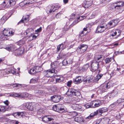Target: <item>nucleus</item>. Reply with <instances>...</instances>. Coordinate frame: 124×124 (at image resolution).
Returning <instances> with one entry per match:
<instances>
[{"instance_id":"nucleus-57","label":"nucleus","mask_w":124,"mask_h":124,"mask_svg":"<svg viewBox=\"0 0 124 124\" xmlns=\"http://www.w3.org/2000/svg\"><path fill=\"white\" fill-rule=\"evenodd\" d=\"M7 31L4 29L3 31V34L5 36H6L7 37L8 34L7 33Z\"/></svg>"},{"instance_id":"nucleus-23","label":"nucleus","mask_w":124,"mask_h":124,"mask_svg":"<svg viewBox=\"0 0 124 124\" xmlns=\"http://www.w3.org/2000/svg\"><path fill=\"white\" fill-rule=\"evenodd\" d=\"M57 111L60 113H62L64 110V109L62 107L61 105H56Z\"/></svg>"},{"instance_id":"nucleus-5","label":"nucleus","mask_w":124,"mask_h":124,"mask_svg":"<svg viewBox=\"0 0 124 124\" xmlns=\"http://www.w3.org/2000/svg\"><path fill=\"white\" fill-rule=\"evenodd\" d=\"M87 48V45L81 44L78 47L77 50L79 54H82L86 51Z\"/></svg>"},{"instance_id":"nucleus-28","label":"nucleus","mask_w":124,"mask_h":124,"mask_svg":"<svg viewBox=\"0 0 124 124\" xmlns=\"http://www.w3.org/2000/svg\"><path fill=\"white\" fill-rule=\"evenodd\" d=\"M69 25V22H67L66 23V25L64 27L63 31H66L69 29L70 27H72L71 25Z\"/></svg>"},{"instance_id":"nucleus-49","label":"nucleus","mask_w":124,"mask_h":124,"mask_svg":"<svg viewBox=\"0 0 124 124\" xmlns=\"http://www.w3.org/2000/svg\"><path fill=\"white\" fill-rule=\"evenodd\" d=\"M35 68L36 71V73L40 72L41 70V67L40 66H34Z\"/></svg>"},{"instance_id":"nucleus-27","label":"nucleus","mask_w":124,"mask_h":124,"mask_svg":"<svg viewBox=\"0 0 124 124\" xmlns=\"http://www.w3.org/2000/svg\"><path fill=\"white\" fill-rule=\"evenodd\" d=\"M28 72L29 74L32 75L36 73H37L34 66L33 68H30V70L28 71Z\"/></svg>"},{"instance_id":"nucleus-6","label":"nucleus","mask_w":124,"mask_h":124,"mask_svg":"<svg viewBox=\"0 0 124 124\" xmlns=\"http://www.w3.org/2000/svg\"><path fill=\"white\" fill-rule=\"evenodd\" d=\"M69 45V43L67 41H65L57 46V51H59L60 49L62 50H63L68 47Z\"/></svg>"},{"instance_id":"nucleus-30","label":"nucleus","mask_w":124,"mask_h":124,"mask_svg":"<svg viewBox=\"0 0 124 124\" xmlns=\"http://www.w3.org/2000/svg\"><path fill=\"white\" fill-rule=\"evenodd\" d=\"M7 19L5 16H3L0 19V25H2L7 20Z\"/></svg>"},{"instance_id":"nucleus-21","label":"nucleus","mask_w":124,"mask_h":124,"mask_svg":"<svg viewBox=\"0 0 124 124\" xmlns=\"http://www.w3.org/2000/svg\"><path fill=\"white\" fill-rule=\"evenodd\" d=\"M124 2L122 1L117 2L114 3L112 5V6L115 7V8L117 6L121 8L124 5Z\"/></svg>"},{"instance_id":"nucleus-55","label":"nucleus","mask_w":124,"mask_h":124,"mask_svg":"<svg viewBox=\"0 0 124 124\" xmlns=\"http://www.w3.org/2000/svg\"><path fill=\"white\" fill-rule=\"evenodd\" d=\"M86 17L85 16H80L77 19L78 21H81L85 18Z\"/></svg>"},{"instance_id":"nucleus-3","label":"nucleus","mask_w":124,"mask_h":124,"mask_svg":"<svg viewBox=\"0 0 124 124\" xmlns=\"http://www.w3.org/2000/svg\"><path fill=\"white\" fill-rule=\"evenodd\" d=\"M66 94L69 96H79L80 93L78 90L73 88H69L66 93Z\"/></svg>"},{"instance_id":"nucleus-22","label":"nucleus","mask_w":124,"mask_h":124,"mask_svg":"<svg viewBox=\"0 0 124 124\" xmlns=\"http://www.w3.org/2000/svg\"><path fill=\"white\" fill-rule=\"evenodd\" d=\"M71 107L74 110H81V107L78 104H73L71 106Z\"/></svg>"},{"instance_id":"nucleus-42","label":"nucleus","mask_w":124,"mask_h":124,"mask_svg":"<svg viewBox=\"0 0 124 124\" xmlns=\"http://www.w3.org/2000/svg\"><path fill=\"white\" fill-rule=\"evenodd\" d=\"M13 87H17L18 88L22 87L21 85L19 84H13L10 85Z\"/></svg>"},{"instance_id":"nucleus-10","label":"nucleus","mask_w":124,"mask_h":124,"mask_svg":"<svg viewBox=\"0 0 124 124\" xmlns=\"http://www.w3.org/2000/svg\"><path fill=\"white\" fill-rule=\"evenodd\" d=\"M108 89L106 84L104 83L101 85L98 90L97 92L98 93H101L107 91Z\"/></svg>"},{"instance_id":"nucleus-15","label":"nucleus","mask_w":124,"mask_h":124,"mask_svg":"<svg viewBox=\"0 0 124 124\" xmlns=\"http://www.w3.org/2000/svg\"><path fill=\"white\" fill-rule=\"evenodd\" d=\"M121 33L120 31L118 30H113L111 31L110 37H114L117 35V37H118L120 36Z\"/></svg>"},{"instance_id":"nucleus-38","label":"nucleus","mask_w":124,"mask_h":124,"mask_svg":"<svg viewBox=\"0 0 124 124\" xmlns=\"http://www.w3.org/2000/svg\"><path fill=\"white\" fill-rule=\"evenodd\" d=\"M106 85L108 88L110 87L113 86L114 85V84L112 81H110L107 83L106 84Z\"/></svg>"},{"instance_id":"nucleus-61","label":"nucleus","mask_w":124,"mask_h":124,"mask_svg":"<svg viewBox=\"0 0 124 124\" xmlns=\"http://www.w3.org/2000/svg\"><path fill=\"white\" fill-rule=\"evenodd\" d=\"M94 101H92L90 102L89 103L90 105V106L91 107H93V106H94Z\"/></svg>"},{"instance_id":"nucleus-46","label":"nucleus","mask_w":124,"mask_h":124,"mask_svg":"<svg viewBox=\"0 0 124 124\" xmlns=\"http://www.w3.org/2000/svg\"><path fill=\"white\" fill-rule=\"evenodd\" d=\"M9 96L13 97H20V94H18L16 93H14L12 94H9Z\"/></svg>"},{"instance_id":"nucleus-17","label":"nucleus","mask_w":124,"mask_h":124,"mask_svg":"<svg viewBox=\"0 0 124 124\" xmlns=\"http://www.w3.org/2000/svg\"><path fill=\"white\" fill-rule=\"evenodd\" d=\"M60 6L59 4L56 3L55 4L54 6H53L51 7V8L49 11V13H51L52 12H54L56 10L58 9L60 7Z\"/></svg>"},{"instance_id":"nucleus-9","label":"nucleus","mask_w":124,"mask_h":124,"mask_svg":"<svg viewBox=\"0 0 124 124\" xmlns=\"http://www.w3.org/2000/svg\"><path fill=\"white\" fill-rule=\"evenodd\" d=\"M23 106L30 110L33 111L35 108L34 104L33 103L27 102L24 103Z\"/></svg>"},{"instance_id":"nucleus-35","label":"nucleus","mask_w":124,"mask_h":124,"mask_svg":"<svg viewBox=\"0 0 124 124\" xmlns=\"http://www.w3.org/2000/svg\"><path fill=\"white\" fill-rule=\"evenodd\" d=\"M66 55L61 52L59 54L58 56L57 57L58 59L59 60L65 57Z\"/></svg>"},{"instance_id":"nucleus-53","label":"nucleus","mask_w":124,"mask_h":124,"mask_svg":"<svg viewBox=\"0 0 124 124\" xmlns=\"http://www.w3.org/2000/svg\"><path fill=\"white\" fill-rule=\"evenodd\" d=\"M120 69H121L120 68H117L116 70H115V71H112L111 72L112 73H111L110 74L111 75L112 74L113 75H115L116 74V71H118L119 72L120 71Z\"/></svg>"},{"instance_id":"nucleus-20","label":"nucleus","mask_w":124,"mask_h":124,"mask_svg":"<svg viewBox=\"0 0 124 124\" xmlns=\"http://www.w3.org/2000/svg\"><path fill=\"white\" fill-rule=\"evenodd\" d=\"M8 72L9 73L14 74L16 73V70L14 68L13 66L12 65H8Z\"/></svg>"},{"instance_id":"nucleus-13","label":"nucleus","mask_w":124,"mask_h":124,"mask_svg":"<svg viewBox=\"0 0 124 124\" xmlns=\"http://www.w3.org/2000/svg\"><path fill=\"white\" fill-rule=\"evenodd\" d=\"M73 79V81L74 83L77 84H79L82 81L85 82V77L83 76H79L77 77L75 79Z\"/></svg>"},{"instance_id":"nucleus-7","label":"nucleus","mask_w":124,"mask_h":124,"mask_svg":"<svg viewBox=\"0 0 124 124\" xmlns=\"http://www.w3.org/2000/svg\"><path fill=\"white\" fill-rule=\"evenodd\" d=\"M51 100L55 103L58 102L63 99V97L60 95H55L51 97Z\"/></svg>"},{"instance_id":"nucleus-18","label":"nucleus","mask_w":124,"mask_h":124,"mask_svg":"<svg viewBox=\"0 0 124 124\" xmlns=\"http://www.w3.org/2000/svg\"><path fill=\"white\" fill-rule=\"evenodd\" d=\"M74 118L75 121L80 123L82 124L85 123L86 121L83 119L82 117H74Z\"/></svg>"},{"instance_id":"nucleus-41","label":"nucleus","mask_w":124,"mask_h":124,"mask_svg":"<svg viewBox=\"0 0 124 124\" xmlns=\"http://www.w3.org/2000/svg\"><path fill=\"white\" fill-rule=\"evenodd\" d=\"M92 56V55L90 53H88L85 55V58L87 60H89L91 58Z\"/></svg>"},{"instance_id":"nucleus-52","label":"nucleus","mask_w":124,"mask_h":124,"mask_svg":"<svg viewBox=\"0 0 124 124\" xmlns=\"http://www.w3.org/2000/svg\"><path fill=\"white\" fill-rule=\"evenodd\" d=\"M71 62L68 63V62L66 59H64L62 61V63L63 65H66L68 63H71Z\"/></svg>"},{"instance_id":"nucleus-62","label":"nucleus","mask_w":124,"mask_h":124,"mask_svg":"<svg viewBox=\"0 0 124 124\" xmlns=\"http://www.w3.org/2000/svg\"><path fill=\"white\" fill-rule=\"evenodd\" d=\"M86 108H91L89 103H87L85 105V106Z\"/></svg>"},{"instance_id":"nucleus-19","label":"nucleus","mask_w":124,"mask_h":124,"mask_svg":"<svg viewBox=\"0 0 124 124\" xmlns=\"http://www.w3.org/2000/svg\"><path fill=\"white\" fill-rule=\"evenodd\" d=\"M25 112H17L13 113L12 115L14 116H25ZM11 115L10 114H8V116Z\"/></svg>"},{"instance_id":"nucleus-58","label":"nucleus","mask_w":124,"mask_h":124,"mask_svg":"<svg viewBox=\"0 0 124 124\" xmlns=\"http://www.w3.org/2000/svg\"><path fill=\"white\" fill-rule=\"evenodd\" d=\"M79 21H78V19H76L73 23L72 24H71V27L73 26L74 25H75L76 23H78V22Z\"/></svg>"},{"instance_id":"nucleus-59","label":"nucleus","mask_w":124,"mask_h":124,"mask_svg":"<svg viewBox=\"0 0 124 124\" xmlns=\"http://www.w3.org/2000/svg\"><path fill=\"white\" fill-rule=\"evenodd\" d=\"M72 82V81L71 80L68 81L67 83V86L68 87H70L71 85Z\"/></svg>"},{"instance_id":"nucleus-12","label":"nucleus","mask_w":124,"mask_h":124,"mask_svg":"<svg viewBox=\"0 0 124 124\" xmlns=\"http://www.w3.org/2000/svg\"><path fill=\"white\" fill-rule=\"evenodd\" d=\"M33 29L32 28H30L27 29L24 33V34L25 35V37L29 36V38L32 37L33 35Z\"/></svg>"},{"instance_id":"nucleus-1","label":"nucleus","mask_w":124,"mask_h":124,"mask_svg":"<svg viewBox=\"0 0 124 124\" xmlns=\"http://www.w3.org/2000/svg\"><path fill=\"white\" fill-rule=\"evenodd\" d=\"M101 71L99 70L98 74L97 75L95 78H94L92 76H87L86 78H85V83L90 82H94L97 83L102 77L105 75V74L101 73H100Z\"/></svg>"},{"instance_id":"nucleus-56","label":"nucleus","mask_w":124,"mask_h":124,"mask_svg":"<svg viewBox=\"0 0 124 124\" xmlns=\"http://www.w3.org/2000/svg\"><path fill=\"white\" fill-rule=\"evenodd\" d=\"M62 14V12H59L57 13L55 15V16L57 18H58L60 17L61 15Z\"/></svg>"},{"instance_id":"nucleus-44","label":"nucleus","mask_w":124,"mask_h":124,"mask_svg":"<svg viewBox=\"0 0 124 124\" xmlns=\"http://www.w3.org/2000/svg\"><path fill=\"white\" fill-rule=\"evenodd\" d=\"M28 96V94L26 93H22L20 94V97L21 98L27 97Z\"/></svg>"},{"instance_id":"nucleus-54","label":"nucleus","mask_w":124,"mask_h":124,"mask_svg":"<svg viewBox=\"0 0 124 124\" xmlns=\"http://www.w3.org/2000/svg\"><path fill=\"white\" fill-rule=\"evenodd\" d=\"M117 102L116 101L115 102L111 105H110L109 106V107L110 108H112L114 107L115 106H116L117 105Z\"/></svg>"},{"instance_id":"nucleus-40","label":"nucleus","mask_w":124,"mask_h":124,"mask_svg":"<svg viewBox=\"0 0 124 124\" xmlns=\"http://www.w3.org/2000/svg\"><path fill=\"white\" fill-rule=\"evenodd\" d=\"M64 78L63 77L60 76L59 78L56 79V83H59L62 82L64 80Z\"/></svg>"},{"instance_id":"nucleus-4","label":"nucleus","mask_w":124,"mask_h":124,"mask_svg":"<svg viewBox=\"0 0 124 124\" xmlns=\"http://www.w3.org/2000/svg\"><path fill=\"white\" fill-rule=\"evenodd\" d=\"M99 62L95 60H93L92 62H91L92 67L91 70L92 72H94L98 70L99 66Z\"/></svg>"},{"instance_id":"nucleus-25","label":"nucleus","mask_w":124,"mask_h":124,"mask_svg":"<svg viewBox=\"0 0 124 124\" xmlns=\"http://www.w3.org/2000/svg\"><path fill=\"white\" fill-rule=\"evenodd\" d=\"M85 35L84 31H82L81 32H80L79 34V37H80L82 41H85L86 40L85 38Z\"/></svg>"},{"instance_id":"nucleus-64","label":"nucleus","mask_w":124,"mask_h":124,"mask_svg":"<svg viewBox=\"0 0 124 124\" xmlns=\"http://www.w3.org/2000/svg\"><path fill=\"white\" fill-rule=\"evenodd\" d=\"M42 28L41 27H40L39 29H38L37 30L35 31H37L38 32H40L42 30Z\"/></svg>"},{"instance_id":"nucleus-45","label":"nucleus","mask_w":124,"mask_h":124,"mask_svg":"<svg viewBox=\"0 0 124 124\" xmlns=\"http://www.w3.org/2000/svg\"><path fill=\"white\" fill-rule=\"evenodd\" d=\"M24 43V42L23 40H21L16 42L15 43L16 45L20 46Z\"/></svg>"},{"instance_id":"nucleus-32","label":"nucleus","mask_w":124,"mask_h":124,"mask_svg":"<svg viewBox=\"0 0 124 124\" xmlns=\"http://www.w3.org/2000/svg\"><path fill=\"white\" fill-rule=\"evenodd\" d=\"M94 106H93V108H96L99 106L101 104L100 101L99 100H97V101H94Z\"/></svg>"},{"instance_id":"nucleus-60","label":"nucleus","mask_w":124,"mask_h":124,"mask_svg":"<svg viewBox=\"0 0 124 124\" xmlns=\"http://www.w3.org/2000/svg\"><path fill=\"white\" fill-rule=\"evenodd\" d=\"M14 12L15 10L14 9L10 11L8 14L10 15V16L9 17H8V18L11 16L12 15V14Z\"/></svg>"},{"instance_id":"nucleus-29","label":"nucleus","mask_w":124,"mask_h":124,"mask_svg":"<svg viewBox=\"0 0 124 124\" xmlns=\"http://www.w3.org/2000/svg\"><path fill=\"white\" fill-rule=\"evenodd\" d=\"M69 115L72 116H80L81 115V113H79L75 111L70 112Z\"/></svg>"},{"instance_id":"nucleus-48","label":"nucleus","mask_w":124,"mask_h":124,"mask_svg":"<svg viewBox=\"0 0 124 124\" xmlns=\"http://www.w3.org/2000/svg\"><path fill=\"white\" fill-rule=\"evenodd\" d=\"M6 110L5 106H0V111L4 112Z\"/></svg>"},{"instance_id":"nucleus-33","label":"nucleus","mask_w":124,"mask_h":124,"mask_svg":"<svg viewBox=\"0 0 124 124\" xmlns=\"http://www.w3.org/2000/svg\"><path fill=\"white\" fill-rule=\"evenodd\" d=\"M89 67V64L87 63L83 66L81 70L83 71H86L88 69Z\"/></svg>"},{"instance_id":"nucleus-39","label":"nucleus","mask_w":124,"mask_h":124,"mask_svg":"<svg viewBox=\"0 0 124 124\" xmlns=\"http://www.w3.org/2000/svg\"><path fill=\"white\" fill-rule=\"evenodd\" d=\"M113 60V59L112 58H106L105 60V65L106 64L109 63L111 62L112 60Z\"/></svg>"},{"instance_id":"nucleus-47","label":"nucleus","mask_w":124,"mask_h":124,"mask_svg":"<svg viewBox=\"0 0 124 124\" xmlns=\"http://www.w3.org/2000/svg\"><path fill=\"white\" fill-rule=\"evenodd\" d=\"M14 31L12 29H9V32L8 33V36H11L14 34Z\"/></svg>"},{"instance_id":"nucleus-26","label":"nucleus","mask_w":124,"mask_h":124,"mask_svg":"<svg viewBox=\"0 0 124 124\" xmlns=\"http://www.w3.org/2000/svg\"><path fill=\"white\" fill-rule=\"evenodd\" d=\"M42 120L44 122L48 123L49 121H53L54 119L52 118H50L47 117H43L42 118Z\"/></svg>"},{"instance_id":"nucleus-51","label":"nucleus","mask_w":124,"mask_h":124,"mask_svg":"<svg viewBox=\"0 0 124 124\" xmlns=\"http://www.w3.org/2000/svg\"><path fill=\"white\" fill-rule=\"evenodd\" d=\"M9 3L10 7L12 6L15 4L16 2L14 0H9Z\"/></svg>"},{"instance_id":"nucleus-31","label":"nucleus","mask_w":124,"mask_h":124,"mask_svg":"<svg viewBox=\"0 0 124 124\" xmlns=\"http://www.w3.org/2000/svg\"><path fill=\"white\" fill-rule=\"evenodd\" d=\"M118 93V90L115 89L113 90L110 93V95L113 97L116 96Z\"/></svg>"},{"instance_id":"nucleus-16","label":"nucleus","mask_w":124,"mask_h":124,"mask_svg":"<svg viewBox=\"0 0 124 124\" xmlns=\"http://www.w3.org/2000/svg\"><path fill=\"white\" fill-rule=\"evenodd\" d=\"M92 0H85L84 1L83 5L85 8H88L92 4Z\"/></svg>"},{"instance_id":"nucleus-63","label":"nucleus","mask_w":124,"mask_h":124,"mask_svg":"<svg viewBox=\"0 0 124 124\" xmlns=\"http://www.w3.org/2000/svg\"><path fill=\"white\" fill-rule=\"evenodd\" d=\"M38 93L40 94L41 95L44 94L45 92L42 90L40 91L39 90L38 91Z\"/></svg>"},{"instance_id":"nucleus-2","label":"nucleus","mask_w":124,"mask_h":124,"mask_svg":"<svg viewBox=\"0 0 124 124\" xmlns=\"http://www.w3.org/2000/svg\"><path fill=\"white\" fill-rule=\"evenodd\" d=\"M108 110L107 108L106 107L103 108H99L96 111L91 114L89 116H101L102 114L106 112Z\"/></svg>"},{"instance_id":"nucleus-24","label":"nucleus","mask_w":124,"mask_h":124,"mask_svg":"<svg viewBox=\"0 0 124 124\" xmlns=\"http://www.w3.org/2000/svg\"><path fill=\"white\" fill-rule=\"evenodd\" d=\"M16 48L15 45L10 44L8 46V51L11 52L15 51Z\"/></svg>"},{"instance_id":"nucleus-43","label":"nucleus","mask_w":124,"mask_h":124,"mask_svg":"<svg viewBox=\"0 0 124 124\" xmlns=\"http://www.w3.org/2000/svg\"><path fill=\"white\" fill-rule=\"evenodd\" d=\"M44 113V111L43 109H39L37 112V114L38 115L41 116Z\"/></svg>"},{"instance_id":"nucleus-50","label":"nucleus","mask_w":124,"mask_h":124,"mask_svg":"<svg viewBox=\"0 0 124 124\" xmlns=\"http://www.w3.org/2000/svg\"><path fill=\"white\" fill-rule=\"evenodd\" d=\"M112 21L113 24V25L114 26H116L119 22V21L116 19L113 20Z\"/></svg>"},{"instance_id":"nucleus-36","label":"nucleus","mask_w":124,"mask_h":124,"mask_svg":"<svg viewBox=\"0 0 124 124\" xmlns=\"http://www.w3.org/2000/svg\"><path fill=\"white\" fill-rule=\"evenodd\" d=\"M34 2V0H26L24 1V5H30Z\"/></svg>"},{"instance_id":"nucleus-11","label":"nucleus","mask_w":124,"mask_h":124,"mask_svg":"<svg viewBox=\"0 0 124 124\" xmlns=\"http://www.w3.org/2000/svg\"><path fill=\"white\" fill-rule=\"evenodd\" d=\"M46 76L47 77H52V76L48 74L54 73L55 74H57L58 71L54 68H51L49 69L46 71Z\"/></svg>"},{"instance_id":"nucleus-34","label":"nucleus","mask_w":124,"mask_h":124,"mask_svg":"<svg viewBox=\"0 0 124 124\" xmlns=\"http://www.w3.org/2000/svg\"><path fill=\"white\" fill-rule=\"evenodd\" d=\"M24 16H23L22 19L19 22L17 23V25L19 24L20 23H23L24 22L26 23L27 22V17H26L24 18Z\"/></svg>"},{"instance_id":"nucleus-14","label":"nucleus","mask_w":124,"mask_h":124,"mask_svg":"<svg viewBox=\"0 0 124 124\" xmlns=\"http://www.w3.org/2000/svg\"><path fill=\"white\" fill-rule=\"evenodd\" d=\"M24 49L23 47H20L18 49H16L14 52V54L16 56L21 55L24 52Z\"/></svg>"},{"instance_id":"nucleus-8","label":"nucleus","mask_w":124,"mask_h":124,"mask_svg":"<svg viewBox=\"0 0 124 124\" xmlns=\"http://www.w3.org/2000/svg\"><path fill=\"white\" fill-rule=\"evenodd\" d=\"M105 25V23H103L102 24H101L98 26L95 32L99 33L103 32L106 29Z\"/></svg>"},{"instance_id":"nucleus-37","label":"nucleus","mask_w":124,"mask_h":124,"mask_svg":"<svg viewBox=\"0 0 124 124\" xmlns=\"http://www.w3.org/2000/svg\"><path fill=\"white\" fill-rule=\"evenodd\" d=\"M38 79L36 78H32L30 82V83H36L38 81Z\"/></svg>"}]
</instances>
